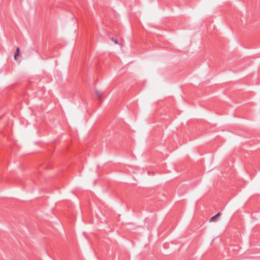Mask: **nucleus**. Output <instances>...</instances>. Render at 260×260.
<instances>
[{"instance_id":"obj_4","label":"nucleus","mask_w":260,"mask_h":260,"mask_svg":"<svg viewBox=\"0 0 260 260\" xmlns=\"http://www.w3.org/2000/svg\"><path fill=\"white\" fill-rule=\"evenodd\" d=\"M111 40L113 42H114L116 44H117V45H119L120 46H122V43H120L119 42H118V40L116 39H115L114 38H111Z\"/></svg>"},{"instance_id":"obj_1","label":"nucleus","mask_w":260,"mask_h":260,"mask_svg":"<svg viewBox=\"0 0 260 260\" xmlns=\"http://www.w3.org/2000/svg\"><path fill=\"white\" fill-rule=\"evenodd\" d=\"M95 91L96 96H97L99 101L102 102L103 94L102 93V92H101L100 91H99V90H98L97 89H95Z\"/></svg>"},{"instance_id":"obj_2","label":"nucleus","mask_w":260,"mask_h":260,"mask_svg":"<svg viewBox=\"0 0 260 260\" xmlns=\"http://www.w3.org/2000/svg\"><path fill=\"white\" fill-rule=\"evenodd\" d=\"M220 212H218L215 215H214V216H213L212 217H211L210 218V221L211 222V221H215L216 218H218L220 216Z\"/></svg>"},{"instance_id":"obj_3","label":"nucleus","mask_w":260,"mask_h":260,"mask_svg":"<svg viewBox=\"0 0 260 260\" xmlns=\"http://www.w3.org/2000/svg\"><path fill=\"white\" fill-rule=\"evenodd\" d=\"M19 52H20L19 48L18 47H17V48H16V52H15V53L14 54V58H15V60L17 59V56L19 54Z\"/></svg>"},{"instance_id":"obj_5","label":"nucleus","mask_w":260,"mask_h":260,"mask_svg":"<svg viewBox=\"0 0 260 260\" xmlns=\"http://www.w3.org/2000/svg\"><path fill=\"white\" fill-rule=\"evenodd\" d=\"M238 248V247L237 246H234L233 247V248H232V251H234V250L235 249H236V248Z\"/></svg>"}]
</instances>
